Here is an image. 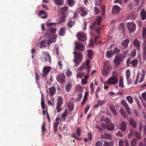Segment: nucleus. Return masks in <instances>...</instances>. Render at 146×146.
<instances>
[{
	"label": "nucleus",
	"instance_id": "61",
	"mask_svg": "<svg viewBox=\"0 0 146 146\" xmlns=\"http://www.w3.org/2000/svg\"><path fill=\"white\" fill-rule=\"evenodd\" d=\"M81 129L80 128H78L76 129V131L75 133L76 134H77L78 137L80 136L81 133H80Z\"/></svg>",
	"mask_w": 146,
	"mask_h": 146
},
{
	"label": "nucleus",
	"instance_id": "15",
	"mask_svg": "<svg viewBox=\"0 0 146 146\" xmlns=\"http://www.w3.org/2000/svg\"><path fill=\"white\" fill-rule=\"evenodd\" d=\"M129 125L134 129L136 128L137 124L136 121L134 119L131 117L129 118Z\"/></svg>",
	"mask_w": 146,
	"mask_h": 146
},
{
	"label": "nucleus",
	"instance_id": "10",
	"mask_svg": "<svg viewBox=\"0 0 146 146\" xmlns=\"http://www.w3.org/2000/svg\"><path fill=\"white\" fill-rule=\"evenodd\" d=\"M56 80L60 83H62L65 82V75L64 74L60 73L56 75Z\"/></svg>",
	"mask_w": 146,
	"mask_h": 146
},
{
	"label": "nucleus",
	"instance_id": "35",
	"mask_svg": "<svg viewBox=\"0 0 146 146\" xmlns=\"http://www.w3.org/2000/svg\"><path fill=\"white\" fill-rule=\"evenodd\" d=\"M72 85L70 83H68L65 86V88L67 92H69L71 90L72 88Z\"/></svg>",
	"mask_w": 146,
	"mask_h": 146
},
{
	"label": "nucleus",
	"instance_id": "4",
	"mask_svg": "<svg viewBox=\"0 0 146 146\" xmlns=\"http://www.w3.org/2000/svg\"><path fill=\"white\" fill-rule=\"evenodd\" d=\"M56 27H49L47 28L46 31V35L47 36V38H49V37L51 36L52 35H54L53 34L56 33Z\"/></svg>",
	"mask_w": 146,
	"mask_h": 146
},
{
	"label": "nucleus",
	"instance_id": "6",
	"mask_svg": "<svg viewBox=\"0 0 146 146\" xmlns=\"http://www.w3.org/2000/svg\"><path fill=\"white\" fill-rule=\"evenodd\" d=\"M88 9L86 8L80 7L77 9V12L82 17H84L88 14Z\"/></svg>",
	"mask_w": 146,
	"mask_h": 146
},
{
	"label": "nucleus",
	"instance_id": "16",
	"mask_svg": "<svg viewBox=\"0 0 146 146\" xmlns=\"http://www.w3.org/2000/svg\"><path fill=\"white\" fill-rule=\"evenodd\" d=\"M51 69L50 67L47 66L44 67L42 70V76H45L49 73Z\"/></svg>",
	"mask_w": 146,
	"mask_h": 146
},
{
	"label": "nucleus",
	"instance_id": "41",
	"mask_svg": "<svg viewBox=\"0 0 146 146\" xmlns=\"http://www.w3.org/2000/svg\"><path fill=\"white\" fill-rule=\"evenodd\" d=\"M46 124L45 122H44L41 127V131L43 133H45L46 131Z\"/></svg>",
	"mask_w": 146,
	"mask_h": 146
},
{
	"label": "nucleus",
	"instance_id": "19",
	"mask_svg": "<svg viewBox=\"0 0 146 146\" xmlns=\"http://www.w3.org/2000/svg\"><path fill=\"white\" fill-rule=\"evenodd\" d=\"M119 129L125 132L127 129V125L126 123L123 121H122L121 123L119 125Z\"/></svg>",
	"mask_w": 146,
	"mask_h": 146
},
{
	"label": "nucleus",
	"instance_id": "58",
	"mask_svg": "<svg viewBox=\"0 0 146 146\" xmlns=\"http://www.w3.org/2000/svg\"><path fill=\"white\" fill-rule=\"evenodd\" d=\"M103 141H104L102 139L98 140L96 143V146H102Z\"/></svg>",
	"mask_w": 146,
	"mask_h": 146
},
{
	"label": "nucleus",
	"instance_id": "30",
	"mask_svg": "<svg viewBox=\"0 0 146 146\" xmlns=\"http://www.w3.org/2000/svg\"><path fill=\"white\" fill-rule=\"evenodd\" d=\"M75 23L74 20H70L68 22L67 25L69 27L71 28L75 25Z\"/></svg>",
	"mask_w": 146,
	"mask_h": 146
},
{
	"label": "nucleus",
	"instance_id": "8",
	"mask_svg": "<svg viewBox=\"0 0 146 146\" xmlns=\"http://www.w3.org/2000/svg\"><path fill=\"white\" fill-rule=\"evenodd\" d=\"M90 67V60L87 59L85 64H83L78 69L80 71L86 70Z\"/></svg>",
	"mask_w": 146,
	"mask_h": 146
},
{
	"label": "nucleus",
	"instance_id": "23",
	"mask_svg": "<svg viewBox=\"0 0 146 146\" xmlns=\"http://www.w3.org/2000/svg\"><path fill=\"white\" fill-rule=\"evenodd\" d=\"M56 91V88L54 87H52L49 88V93L51 98L53 97Z\"/></svg>",
	"mask_w": 146,
	"mask_h": 146
},
{
	"label": "nucleus",
	"instance_id": "32",
	"mask_svg": "<svg viewBox=\"0 0 146 146\" xmlns=\"http://www.w3.org/2000/svg\"><path fill=\"white\" fill-rule=\"evenodd\" d=\"M114 55L113 51L112 50L108 51L106 53V57L108 58H110Z\"/></svg>",
	"mask_w": 146,
	"mask_h": 146
},
{
	"label": "nucleus",
	"instance_id": "17",
	"mask_svg": "<svg viewBox=\"0 0 146 146\" xmlns=\"http://www.w3.org/2000/svg\"><path fill=\"white\" fill-rule=\"evenodd\" d=\"M133 44L137 50H139L140 49L141 43L140 42L137 38L133 40Z\"/></svg>",
	"mask_w": 146,
	"mask_h": 146
},
{
	"label": "nucleus",
	"instance_id": "42",
	"mask_svg": "<svg viewBox=\"0 0 146 146\" xmlns=\"http://www.w3.org/2000/svg\"><path fill=\"white\" fill-rule=\"evenodd\" d=\"M56 4L59 6L62 5L64 3V0H54Z\"/></svg>",
	"mask_w": 146,
	"mask_h": 146
},
{
	"label": "nucleus",
	"instance_id": "48",
	"mask_svg": "<svg viewBox=\"0 0 146 146\" xmlns=\"http://www.w3.org/2000/svg\"><path fill=\"white\" fill-rule=\"evenodd\" d=\"M143 56H146V43H143Z\"/></svg>",
	"mask_w": 146,
	"mask_h": 146
},
{
	"label": "nucleus",
	"instance_id": "53",
	"mask_svg": "<svg viewBox=\"0 0 146 146\" xmlns=\"http://www.w3.org/2000/svg\"><path fill=\"white\" fill-rule=\"evenodd\" d=\"M126 78L127 80H129V78L131 72L129 69H127L126 72Z\"/></svg>",
	"mask_w": 146,
	"mask_h": 146
},
{
	"label": "nucleus",
	"instance_id": "62",
	"mask_svg": "<svg viewBox=\"0 0 146 146\" xmlns=\"http://www.w3.org/2000/svg\"><path fill=\"white\" fill-rule=\"evenodd\" d=\"M105 102L106 101L105 100L101 101L99 100L98 101L97 103L99 106H102L103 104H105Z\"/></svg>",
	"mask_w": 146,
	"mask_h": 146
},
{
	"label": "nucleus",
	"instance_id": "45",
	"mask_svg": "<svg viewBox=\"0 0 146 146\" xmlns=\"http://www.w3.org/2000/svg\"><path fill=\"white\" fill-rule=\"evenodd\" d=\"M112 51H113V53L114 54H115L118 55H119L120 52V50L117 47L115 48L114 49L112 50Z\"/></svg>",
	"mask_w": 146,
	"mask_h": 146
},
{
	"label": "nucleus",
	"instance_id": "56",
	"mask_svg": "<svg viewBox=\"0 0 146 146\" xmlns=\"http://www.w3.org/2000/svg\"><path fill=\"white\" fill-rule=\"evenodd\" d=\"M119 27L120 30L122 31L123 32L125 30V25L124 23H121L120 24Z\"/></svg>",
	"mask_w": 146,
	"mask_h": 146
},
{
	"label": "nucleus",
	"instance_id": "12",
	"mask_svg": "<svg viewBox=\"0 0 146 146\" xmlns=\"http://www.w3.org/2000/svg\"><path fill=\"white\" fill-rule=\"evenodd\" d=\"M118 81V79L115 76H112L109 78L108 84H109L114 85L116 84Z\"/></svg>",
	"mask_w": 146,
	"mask_h": 146
},
{
	"label": "nucleus",
	"instance_id": "63",
	"mask_svg": "<svg viewBox=\"0 0 146 146\" xmlns=\"http://www.w3.org/2000/svg\"><path fill=\"white\" fill-rule=\"evenodd\" d=\"M44 101L45 99H44L43 98H42V99L41 101V105L42 108V109H44L45 108V106L44 104Z\"/></svg>",
	"mask_w": 146,
	"mask_h": 146
},
{
	"label": "nucleus",
	"instance_id": "37",
	"mask_svg": "<svg viewBox=\"0 0 146 146\" xmlns=\"http://www.w3.org/2000/svg\"><path fill=\"white\" fill-rule=\"evenodd\" d=\"M119 112L123 118L126 119L127 118L126 113L124 110L122 108H121V109L119 110Z\"/></svg>",
	"mask_w": 146,
	"mask_h": 146
},
{
	"label": "nucleus",
	"instance_id": "38",
	"mask_svg": "<svg viewBox=\"0 0 146 146\" xmlns=\"http://www.w3.org/2000/svg\"><path fill=\"white\" fill-rule=\"evenodd\" d=\"M104 143L103 146H113L114 145L113 143L112 142H108L104 141Z\"/></svg>",
	"mask_w": 146,
	"mask_h": 146
},
{
	"label": "nucleus",
	"instance_id": "29",
	"mask_svg": "<svg viewBox=\"0 0 146 146\" xmlns=\"http://www.w3.org/2000/svg\"><path fill=\"white\" fill-rule=\"evenodd\" d=\"M63 97H61L60 96H58L57 97V104H63Z\"/></svg>",
	"mask_w": 146,
	"mask_h": 146
},
{
	"label": "nucleus",
	"instance_id": "27",
	"mask_svg": "<svg viewBox=\"0 0 146 146\" xmlns=\"http://www.w3.org/2000/svg\"><path fill=\"white\" fill-rule=\"evenodd\" d=\"M67 107L69 110L72 111L74 109V104L72 102H69L67 104Z\"/></svg>",
	"mask_w": 146,
	"mask_h": 146
},
{
	"label": "nucleus",
	"instance_id": "34",
	"mask_svg": "<svg viewBox=\"0 0 146 146\" xmlns=\"http://www.w3.org/2000/svg\"><path fill=\"white\" fill-rule=\"evenodd\" d=\"M41 14H44V16H40L41 17L42 19H44L46 18L47 17V15L46 12L44 10H40L39 12V15H40Z\"/></svg>",
	"mask_w": 146,
	"mask_h": 146
},
{
	"label": "nucleus",
	"instance_id": "5",
	"mask_svg": "<svg viewBox=\"0 0 146 146\" xmlns=\"http://www.w3.org/2000/svg\"><path fill=\"white\" fill-rule=\"evenodd\" d=\"M126 25L130 33H132L135 30L136 25L133 22L128 23H127Z\"/></svg>",
	"mask_w": 146,
	"mask_h": 146
},
{
	"label": "nucleus",
	"instance_id": "25",
	"mask_svg": "<svg viewBox=\"0 0 146 146\" xmlns=\"http://www.w3.org/2000/svg\"><path fill=\"white\" fill-rule=\"evenodd\" d=\"M35 79L36 83L38 85L40 84V77L39 74L37 72L35 73Z\"/></svg>",
	"mask_w": 146,
	"mask_h": 146
},
{
	"label": "nucleus",
	"instance_id": "26",
	"mask_svg": "<svg viewBox=\"0 0 146 146\" xmlns=\"http://www.w3.org/2000/svg\"><path fill=\"white\" fill-rule=\"evenodd\" d=\"M102 138L107 139H109L111 138V135L109 134H107L104 133L101 136Z\"/></svg>",
	"mask_w": 146,
	"mask_h": 146
},
{
	"label": "nucleus",
	"instance_id": "2",
	"mask_svg": "<svg viewBox=\"0 0 146 146\" xmlns=\"http://www.w3.org/2000/svg\"><path fill=\"white\" fill-rule=\"evenodd\" d=\"M56 38V37L52 35L49 37V38H48L47 40L41 41L40 42H38L37 46L40 48L47 46H49L51 44L55 42Z\"/></svg>",
	"mask_w": 146,
	"mask_h": 146
},
{
	"label": "nucleus",
	"instance_id": "24",
	"mask_svg": "<svg viewBox=\"0 0 146 146\" xmlns=\"http://www.w3.org/2000/svg\"><path fill=\"white\" fill-rule=\"evenodd\" d=\"M66 32V30L65 29L62 27L60 29L58 34L60 36H63L65 35Z\"/></svg>",
	"mask_w": 146,
	"mask_h": 146
},
{
	"label": "nucleus",
	"instance_id": "51",
	"mask_svg": "<svg viewBox=\"0 0 146 146\" xmlns=\"http://www.w3.org/2000/svg\"><path fill=\"white\" fill-rule=\"evenodd\" d=\"M102 17L100 16H99L97 17V19L96 20V23H97L98 25H100L101 23Z\"/></svg>",
	"mask_w": 146,
	"mask_h": 146
},
{
	"label": "nucleus",
	"instance_id": "9",
	"mask_svg": "<svg viewBox=\"0 0 146 146\" xmlns=\"http://www.w3.org/2000/svg\"><path fill=\"white\" fill-rule=\"evenodd\" d=\"M76 36L78 40L81 41H85L87 40V36L83 33L80 32L78 33Z\"/></svg>",
	"mask_w": 146,
	"mask_h": 146
},
{
	"label": "nucleus",
	"instance_id": "44",
	"mask_svg": "<svg viewBox=\"0 0 146 146\" xmlns=\"http://www.w3.org/2000/svg\"><path fill=\"white\" fill-rule=\"evenodd\" d=\"M134 136L136 137V138L138 139H140L141 137V134L137 131H135V134Z\"/></svg>",
	"mask_w": 146,
	"mask_h": 146
},
{
	"label": "nucleus",
	"instance_id": "7",
	"mask_svg": "<svg viewBox=\"0 0 146 146\" xmlns=\"http://www.w3.org/2000/svg\"><path fill=\"white\" fill-rule=\"evenodd\" d=\"M103 70H102L103 74L107 75L109 73L111 67L110 65L104 64L103 66Z\"/></svg>",
	"mask_w": 146,
	"mask_h": 146
},
{
	"label": "nucleus",
	"instance_id": "39",
	"mask_svg": "<svg viewBox=\"0 0 146 146\" xmlns=\"http://www.w3.org/2000/svg\"><path fill=\"white\" fill-rule=\"evenodd\" d=\"M137 16V14L133 12L130 14L129 17L130 19L134 20L136 18Z\"/></svg>",
	"mask_w": 146,
	"mask_h": 146
},
{
	"label": "nucleus",
	"instance_id": "21",
	"mask_svg": "<svg viewBox=\"0 0 146 146\" xmlns=\"http://www.w3.org/2000/svg\"><path fill=\"white\" fill-rule=\"evenodd\" d=\"M122 61V60L117 55L115 57V59L114 60V65L115 66L119 65Z\"/></svg>",
	"mask_w": 146,
	"mask_h": 146
},
{
	"label": "nucleus",
	"instance_id": "36",
	"mask_svg": "<svg viewBox=\"0 0 146 146\" xmlns=\"http://www.w3.org/2000/svg\"><path fill=\"white\" fill-rule=\"evenodd\" d=\"M58 123H56L55 122H54L53 123V131L54 133H56V132L58 131V125H59Z\"/></svg>",
	"mask_w": 146,
	"mask_h": 146
},
{
	"label": "nucleus",
	"instance_id": "28",
	"mask_svg": "<svg viewBox=\"0 0 146 146\" xmlns=\"http://www.w3.org/2000/svg\"><path fill=\"white\" fill-rule=\"evenodd\" d=\"M142 36L143 43H146V29L145 28L143 29Z\"/></svg>",
	"mask_w": 146,
	"mask_h": 146
},
{
	"label": "nucleus",
	"instance_id": "31",
	"mask_svg": "<svg viewBox=\"0 0 146 146\" xmlns=\"http://www.w3.org/2000/svg\"><path fill=\"white\" fill-rule=\"evenodd\" d=\"M138 62L137 59H136L130 61V63L131 64L133 67H135L137 66Z\"/></svg>",
	"mask_w": 146,
	"mask_h": 146
},
{
	"label": "nucleus",
	"instance_id": "50",
	"mask_svg": "<svg viewBox=\"0 0 146 146\" xmlns=\"http://www.w3.org/2000/svg\"><path fill=\"white\" fill-rule=\"evenodd\" d=\"M126 99L130 104H132L133 102V98L131 96H127L126 97Z\"/></svg>",
	"mask_w": 146,
	"mask_h": 146
},
{
	"label": "nucleus",
	"instance_id": "40",
	"mask_svg": "<svg viewBox=\"0 0 146 146\" xmlns=\"http://www.w3.org/2000/svg\"><path fill=\"white\" fill-rule=\"evenodd\" d=\"M135 134V131H134L132 129H130V132L127 135L128 138H130L132 137Z\"/></svg>",
	"mask_w": 146,
	"mask_h": 146
},
{
	"label": "nucleus",
	"instance_id": "14",
	"mask_svg": "<svg viewBox=\"0 0 146 146\" xmlns=\"http://www.w3.org/2000/svg\"><path fill=\"white\" fill-rule=\"evenodd\" d=\"M115 125L114 123H112L111 122L108 125H105L104 128V129H106L107 130L112 131H113L115 128Z\"/></svg>",
	"mask_w": 146,
	"mask_h": 146
},
{
	"label": "nucleus",
	"instance_id": "54",
	"mask_svg": "<svg viewBox=\"0 0 146 146\" xmlns=\"http://www.w3.org/2000/svg\"><path fill=\"white\" fill-rule=\"evenodd\" d=\"M69 112L67 110L65 109L64 110V112L61 115L62 117H66L69 114Z\"/></svg>",
	"mask_w": 146,
	"mask_h": 146
},
{
	"label": "nucleus",
	"instance_id": "22",
	"mask_svg": "<svg viewBox=\"0 0 146 146\" xmlns=\"http://www.w3.org/2000/svg\"><path fill=\"white\" fill-rule=\"evenodd\" d=\"M141 19L143 20H144L146 19V12L143 9L141 10L140 13Z\"/></svg>",
	"mask_w": 146,
	"mask_h": 146
},
{
	"label": "nucleus",
	"instance_id": "33",
	"mask_svg": "<svg viewBox=\"0 0 146 146\" xmlns=\"http://www.w3.org/2000/svg\"><path fill=\"white\" fill-rule=\"evenodd\" d=\"M137 139L134 137L130 141V146H136L137 143Z\"/></svg>",
	"mask_w": 146,
	"mask_h": 146
},
{
	"label": "nucleus",
	"instance_id": "46",
	"mask_svg": "<svg viewBox=\"0 0 146 146\" xmlns=\"http://www.w3.org/2000/svg\"><path fill=\"white\" fill-rule=\"evenodd\" d=\"M62 104H57L56 108L57 112H60L62 110L61 106Z\"/></svg>",
	"mask_w": 146,
	"mask_h": 146
},
{
	"label": "nucleus",
	"instance_id": "43",
	"mask_svg": "<svg viewBox=\"0 0 146 146\" xmlns=\"http://www.w3.org/2000/svg\"><path fill=\"white\" fill-rule=\"evenodd\" d=\"M68 5L70 7H72L75 3L74 0H67Z\"/></svg>",
	"mask_w": 146,
	"mask_h": 146
},
{
	"label": "nucleus",
	"instance_id": "20",
	"mask_svg": "<svg viewBox=\"0 0 146 146\" xmlns=\"http://www.w3.org/2000/svg\"><path fill=\"white\" fill-rule=\"evenodd\" d=\"M130 41L129 39L126 38L121 42V45L124 48L126 49L128 47V44L129 43Z\"/></svg>",
	"mask_w": 146,
	"mask_h": 146
},
{
	"label": "nucleus",
	"instance_id": "49",
	"mask_svg": "<svg viewBox=\"0 0 146 146\" xmlns=\"http://www.w3.org/2000/svg\"><path fill=\"white\" fill-rule=\"evenodd\" d=\"M94 11L95 15L98 14L100 12V11L99 9L96 6H95L94 7Z\"/></svg>",
	"mask_w": 146,
	"mask_h": 146
},
{
	"label": "nucleus",
	"instance_id": "60",
	"mask_svg": "<svg viewBox=\"0 0 146 146\" xmlns=\"http://www.w3.org/2000/svg\"><path fill=\"white\" fill-rule=\"evenodd\" d=\"M65 73L67 77H70L72 75V72L69 69L66 71Z\"/></svg>",
	"mask_w": 146,
	"mask_h": 146
},
{
	"label": "nucleus",
	"instance_id": "18",
	"mask_svg": "<svg viewBox=\"0 0 146 146\" xmlns=\"http://www.w3.org/2000/svg\"><path fill=\"white\" fill-rule=\"evenodd\" d=\"M121 8L118 6L117 5L113 6L112 10L113 13L114 14L119 13L120 11Z\"/></svg>",
	"mask_w": 146,
	"mask_h": 146
},
{
	"label": "nucleus",
	"instance_id": "57",
	"mask_svg": "<svg viewBox=\"0 0 146 146\" xmlns=\"http://www.w3.org/2000/svg\"><path fill=\"white\" fill-rule=\"evenodd\" d=\"M104 121L106 122V125L109 124V123L111 122L109 118L108 117H106L104 119Z\"/></svg>",
	"mask_w": 146,
	"mask_h": 146
},
{
	"label": "nucleus",
	"instance_id": "55",
	"mask_svg": "<svg viewBox=\"0 0 146 146\" xmlns=\"http://www.w3.org/2000/svg\"><path fill=\"white\" fill-rule=\"evenodd\" d=\"M93 52L91 50H88V51L87 56L90 59H92V58Z\"/></svg>",
	"mask_w": 146,
	"mask_h": 146
},
{
	"label": "nucleus",
	"instance_id": "1",
	"mask_svg": "<svg viewBox=\"0 0 146 146\" xmlns=\"http://www.w3.org/2000/svg\"><path fill=\"white\" fill-rule=\"evenodd\" d=\"M75 49L77 50H80V52L75 51L73 53L74 56V61L75 65L76 66L79 65L81 62L83 57L82 53L81 51L84 50V46L82 44L75 41L74 42Z\"/></svg>",
	"mask_w": 146,
	"mask_h": 146
},
{
	"label": "nucleus",
	"instance_id": "52",
	"mask_svg": "<svg viewBox=\"0 0 146 146\" xmlns=\"http://www.w3.org/2000/svg\"><path fill=\"white\" fill-rule=\"evenodd\" d=\"M95 2L94 4L95 5L99 6L102 3V0H94Z\"/></svg>",
	"mask_w": 146,
	"mask_h": 146
},
{
	"label": "nucleus",
	"instance_id": "47",
	"mask_svg": "<svg viewBox=\"0 0 146 146\" xmlns=\"http://www.w3.org/2000/svg\"><path fill=\"white\" fill-rule=\"evenodd\" d=\"M119 86L121 88L124 87V86L123 84V79L121 77H120L119 79Z\"/></svg>",
	"mask_w": 146,
	"mask_h": 146
},
{
	"label": "nucleus",
	"instance_id": "11",
	"mask_svg": "<svg viewBox=\"0 0 146 146\" xmlns=\"http://www.w3.org/2000/svg\"><path fill=\"white\" fill-rule=\"evenodd\" d=\"M68 7L67 6H64L60 8L61 11L62 15H61V17L63 19H65L66 17V14L68 10Z\"/></svg>",
	"mask_w": 146,
	"mask_h": 146
},
{
	"label": "nucleus",
	"instance_id": "13",
	"mask_svg": "<svg viewBox=\"0 0 146 146\" xmlns=\"http://www.w3.org/2000/svg\"><path fill=\"white\" fill-rule=\"evenodd\" d=\"M121 103L122 105L125 107L126 111L129 115H130L131 114V112L130 110V108L126 102L124 100H122Z\"/></svg>",
	"mask_w": 146,
	"mask_h": 146
},
{
	"label": "nucleus",
	"instance_id": "3",
	"mask_svg": "<svg viewBox=\"0 0 146 146\" xmlns=\"http://www.w3.org/2000/svg\"><path fill=\"white\" fill-rule=\"evenodd\" d=\"M40 58L43 62H47L50 64L51 63V58L48 52L43 51Z\"/></svg>",
	"mask_w": 146,
	"mask_h": 146
},
{
	"label": "nucleus",
	"instance_id": "64",
	"mask_svg": "<svg viewBox=\"0 0 146 146\" xmlns=\"http://www.w3.org/2000/svg\"><path fill=\"white\" fill-rule=\"evenodd\" d=\"M95 31L96 32L98 33L99 35V34L100 33V31L101 30V28L99 27H96L95 28Z\"/></svg>",
	"mask_w": 146,
	"mask_h": 146
},
{
	"label": "nucleus",
	"instance_id": "59",
	"mask_svg": "<svg viewBox=\"0 0 146 146\" xmlns=\"http://www.w3.org/2000/svg\"><path fill=\"white\" fill-rule=\"evenodd\" d=\"M136 54V50L135 48H133L130 54L131 56L132 57H134Z\"/></svg>",
	"mask_w": 146,
	"mask_h": 146
}]
</instances>
